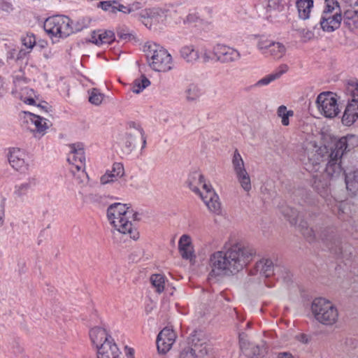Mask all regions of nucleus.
<instances>
[{
    "label": "nucleus",
    "instance_id": "nucleus-2",
    "mask_svg": "<svg viewBox=\"0 0 358 358\" xmlns=\"http://www.w3.org/2000/svg\"><path fill=\"white\" fill-rule=\"evenodd\" d=\"M135 213L127 204L115 203L107 210V217L110 224L119 233L137 240L139 233L133 224Z\"/></svg>",
    "mask_w": 358,
    "mask_h": 358
},
{
    "label": "nucleus",
    "instance_id": "nucleus-25",
    "mask_svg": "<svg viewBox=\"0 0 358 358\" xmlns=\"http://www.w3.org/2000/svg\"><path fill=\"white\" fill-rule=\"evenodd\" d=\"M314 5L313 0H296V7L300 19L307 20L310 17Z\"/></svg>",
    "mask_w": 358,
    "mask_h": 358
},
{
    "label": "nucleus",
    "instance_id": "nucleus-62",
    "mask_svg": "<svg viewBox=\"0 0 358 358\" xmlns=\"http://www.w3.org/2000/svg\"><path fill=\"white\" fill-rule=\"evenodd\" d=\"M336 206H337L338 208L340 209L341 208V206H343V203L342 202H339V203H337Z\"/></svg>",
    "mask_w": 358,
    "mask_h": 358
},
{
    "label": "nucleus",
    "instance_id": "nucleus-60",
    "mask_svg": "<svg viewBox=\"0 0 358 358\" xmlns=\"http://www.w3.org/2000/svg\"><path fill=\"white\" fill-rule=\"evenodd\" d=\"M3 217L4 213L2 212L0 213V227L3 224Z\"/></svg>",
    "mask_w": 358,
    "mask_h": 358
},
{
    "label": "nucleus",
    "instance_id": "nucleus-37",
    "mask_svg": "<svg viewBox=\"0 0 358 358\" xmlns=\"http://www.w3.org/2000/svg\"><path fill=\"white\" fill-rule=\"evenodd\" d=\"M150 84V80L144 76H142L140 78L136 79L131 86V90L134 93H140L145 87L149 86Z\"/></svg>",
    "mask_w": 358,
    "mask_h": 358
},
{
    "label": "nucleus",
    "instance_id": "nucleus-23",
    "mask_svg": "<svg viewBox=\"0 0 358 358\" xmlns=\"http://www.w3.org/2000/svg\"><path fill=\"white\" fill-rule=\"evenodd\" d=\"M124 173V169L123 165L121 163H114L112 166V170L107 171L101 177V182L102 184H107L113 182L123 176Z\"/></svg>",
    "mask_w": 358,
    "mask_h": 358
},
{
    "label": "nucleus",
    "instance_id": "nucleus-19",
    "mask_svg": "<svg viewBox=\"0 0 358 358\" xmlns=\"http://www.w3.org/2000/svg\"><path fill=\"white\" fill-rule=\"evenodd\" d=\"M185 344L189 345L197 357H203L208 355L212 350L210 345L202 341L199 337H186Z\"/></svg>",
    "mask_w": 358,
    "mask_h": 358
},
{
    "label": "nucleus",
    "instance_id": "nucleus-20",
    "mask_svg": "<svg viewBox=\"0 0 358 358\" xmlns=\"http://www.w3.org/2000/svg\"><path fill=\"white\" fill-rule=\"evenodd\" d=\"M344 26L353 33H358V10L355 8L347 9L342 16Z\"/></svg>",
    "mask_w": 358,
    "mask_h": 358
},
{
    "label": "nucleus",
    "instance_id": "nucleus-28",
    "mask_svg": "<svg viewBox=\"0 0 358 358\" xmlns=\"http://www.w3.org/2000/svg\"><path fill=\"white\" fill-rule=\"evenodd\" d=\"M257 272L266 278L273 274V264L271 259H262L256 264Z\"/></svg>",
    "mask_w": 358,
    "mask_h": 358
},
{
    "label": "nucleus",
    "instance_id": "nucleus-54",
    "mask_svg": "<svg viewBox=\"0 0 358 358\" xmlns=\"http://www.w3.org/2000/svg\"><path fill=\"white\" fill-rule=\"evenodd\" d=\"M277 358H294L289 352H280L277 354Z\"/></svg>",
    "mask_w": 358,
    "mask_h": 358
},
{
    "label": "nucleus",
    "instance_id": "nucleus-33",
    "mask_svg": "<svg viewBox=\"0 0 358 358\" xmlns=\"http://www.w3.org/2000/svg\"><path fill=\"white\" fill-rule=\"evenodd\" d=\"M166 277L162 274H152L150 278V281L156 292L161 294L164 291L166 284Z\"/></svg>",
    "mask_w": 358,
    "mask_h": 358
},
{
    "label": "nucleus",
    "instance_id": "nucleus-24",
    "mask_svg": "<svg viewBox=\"0 0 358 358\" xmlns=\"http://www.w3.org/2000/svg\"><path fill=\"white\" fill-rule=\"evenodd\" d=\"M266 13L268 18L276 17L278 14L285 10V4L284 0H265Z\"/></svg>",
    "mask_w": 358,
    "mask_h": 358
},
{
    "label": "nucleus",
    "instance_id": "nucleus-64",
    "mask_svg": "<svg viewBox=\"0 0 358 358\" xmlns=\"http://www.w3.org/2000/svg\"><path fill=\"white\" fill-rule=\"evenodd\" d=\"M131 358H134V357H131Z\"/></svg>",
    "mask_w": 358,
    "mask_h": 358
},
{
    "label": "nucleus",
    "instance_id": "nucleus-43",
    "mask_svg": "<svg viewBox=\"0 0 358 358\" xmlns=\"http://www.w3.org/2000/svg\"><path fill=\"white\" fill-rule=\"evenodd\" d=\"M22 45L29 50H31L36 45V38L33 34H27L21 38Z\"/></svg>",
    "mask_w": 358,
    "mask_h": 358
},
{
    "label": "nucleus",
    "instance_id": "nucleus-14",
    "mask_svg": "<svg viewBox=\"0 0 358 358\" xmlns=\"http://www.w3.org/2000/svg\"><path fill=\"white\" fill-rule=\"evenodd\" d=\"M257 48L266 57H271L275 59L282 58L286 52L285 46L280 43L267 38H261L257 43Z\"/></svg>",
    "mask_w": 358,
    "mask_h": 358
},
{
    "label": "nucleus",
    "instance_id": "nucleus-52",
    "mask_svg": "<svg viewBox=\"0 0 358 358\" xmlns=\"http://www.w3.org/2000/svg\"><path fill=\"white\" fill-rule=\"evenodd\" d=\"M138 131H139V132L141 134V140H142V148H141V149L143 150L146 146L147 138H146V136H145L144 130L141 127H139Z\"/></svg>",
    "mask_w": 358,
    "mask_h": 358
},
{
    "label": "nucleus",
    "instance_id": "nucleus-15",
    "mask_svg": "<svg viewBox=\"0 0 358 358\" xmlns=\"http://www.w3.org/2000/svg\"><path fill=\"white\" fill-rule=\"evenodd\" d=\"M213 52L216 59L222 63L233 62L241 57V54L237 50L224 44L215 45Z\"/></svg>",
    "mask_w": 358,
    "mask_h": 358
},
{
    "label": "nucleus",
    "instance_id": "nucleus-49",
    "mask_svg": "<svg viewBox=\"0 0 358 358\" xmlns=\"http://www.w3.org/2000/svg\"><path fill=\"white\" fill-rule=\"evenodd\" d=\"M345 344L348 346L349 350H352L358 346V341L352 337H348L346 339Z\"/></svg>",
    "mask_w": 358,
    "mask_h": 358
},
{
    "label": "nucleus",
    "instance_id": "nucleus-5",
    "mask_svg": "<svg viewBox=\"0 0 358 358\" xmlns=\"http://www.w3.org/2000/svg\"><path fill=\"white\" fill-rule=\"evenodd\" d=\"M310 310L315 320L323 325L332 326L338 321L339 313L337 307L325 298L315 299L311 303Z\"/></svg>",
    "mask_w": 358,
    "mask_h": 358
},
{
    "label": "nucleus",
    "instance_id": "nucleus-9",
    "mask_svg": "<svg viewBox=\"0 0 358 358\" xmlns=\"http://www.w3.org/2000/svg\"><path fill=\"white\" fill-rule=\"evenodd\" d=\"M315 104L320 113L327 118L332 119L341 111L337 96L331 92H323L319 94Z\"/></svg>",
    "mask_w": 358,
    "mask_h": 358
},
{
    "label": "nucleus",
    "instance_id": "nucleus-21",
    "mask_svg": "<svg viewBox=\"0 0 358 358\" xmlns=\"http://www.w3.org/2000/svg\"><path fill=\"white\" fill-rule=\"evenodd\" d=\"M115 39L112 31L98 30L92 33L90 41L96 45L110 44Z\"/></svg>",
    "mask_w": 358,
    "mask_h": 358
},
{
    "label": "nucleus",
    "instance_id": "nucleus-17",
    "mask_svg": "<svg viewBox=\"0 0 358 358\" xmlns=\"http://www.w3.org/2000/svg\"><path fill=\"white\" fill-rule=\"evenodd\" d=\"M26 153L24 150L13 148L10 150L8 161L13 169L20 171H25L28 169V165L25 162Z\"/></svg>",
    "mask_w": 358,
    "mask_h": 358
},
{
    "label": "nucleus",
    "instance_id": "nucleus-50",
    "mask_svg": "<svg viewBox=\"0 0 358 358\" xmlns=\"http://www.w3.org/2000/svg\"><path fill=\"white\" fill-rule=\"evenodd\" d=\"M174 334V331L171 327H164L157 336H171Z\"/></svg>",
    "mask_w": 358,
    "mask_h": 358
},
{
    "label": "nucleus",
    "instance_id": "nucleus-26",
    "mask_svg": "<svg viewBox=\"0 0 358 358\" xmlns=\"http://www.w3.org/2000/svg\"><path fill=\"white\" fill-rule=\"evenodd\" d=\"M289 69L287 64H280L273 73L266 76L259 80L257 83L259 85H267L271 82L278 79L282 75L285 73Z\"/></svg>",
    "mask_w": 358,
    "mask_h": 358
},
{
    "label": "nucleus",
    "instance_id": "nucleus-53",
    "mask_svg": "<svg viewBox=\"0 0 358 358\" xmlns=\"http://www.w3.org/2000/svg\"><path fill=\"white\" fill-rule=\"evenodd\" d=\"M199 20V17L196 14H189L185 20L186 22L192 23L196 22Z\"/></svg>",
    "mask_w": 358,
    "mask_h": 358
},
{
    "label": "nucleus",
    "instance_id": "nucleus-31",
    "mask_svg": "<svg viewBox=\"0 0 358 358\" xmlns=\"http://www.w3.org/2000/svg\"><path fill=\"white\" fill-rule=\"evenodd\" d=\"M313 177L314 179L313 185L314 188H315L318 193L325 199L326 201H328L329 199L327 198L329 191L328 182L326 180H322L317 174L313 175Z\"/></svg>",
    "mask_w": 358,
    "mask_h": 358
},
{
    "label": "nucleus",
    "instance_id": "nucleus-30",
    "mask_svg": "<svg viewBox=\"0 0 358 358\" xmlns=\"http://www.w3.org/2000/svg\"><path fill=\"white\" fill-rule=\"evenodd\" d=\"M181 57L187 62H194L199 58V51L193 45H185L180 51Z\"/></svg>",
    "mask_w": 358,
    "mask_h": 358
},
{
    "label": "nucleus",
    "instance_id": "nucleus-16",
    "mask_svg": "<svg viewBox=\"0 0 358 358\" xmlns=\"http://www.w3.org/2000/svg\"><path fill=\"white\" fill-rule=\"evenodd\" d=\"M178 251L182 258L192 261L195 259L194 248L190 236L183 234L178 241Z\"/></svg>",
    "mask_w": 358,
    "mask_h": 358
},
{
    "label": "nucleus",
    "instance_id": "nucleus-59",
    "mask_svg": "<svg viewBox=\"0 0 358 358\" xmlns=\"http://www.w3.org/2000/svg\"><path fill=\"white\" fill-rule=\"evenodd\" d=\"M3 92V79L0 76V96L2 95Z\"/></svg>",
    "mask_w": 358,
    "mask_h": 358
},
{
    "label": "nucleus",
    "instance_id": "nucleus-41",
    "mask_svg": "<svg viewBox=\"0 0 358 358\" xmlns=\"http://www.w3.org/2000/svg\"><path fill=\"white\" fill-rule=\"evenodd\" d=\"M299 228L303 236L308 241H313L315 235L314 233V231L313 229H308V227L306 226V222H304L303 221H301L300 224H299Z\"/></svg>",
    "mask_w": 358,
    "mask_h": 358
},
{
    "label": "nucleus",
    "instance_id": "nucleus-35",
    "mask_svg": "<svg viewBox=\"0 0 358 358\" xmlns=\"http://www.w3.org/2000/svg\"><path fill=\"white\" fill-rule=\"evenodd\" d=\"M36 95L35 92L29 87L22 89L20 92V99L28 105H36Z\"/></svg>",
    "mask_w": 358,
    "mask_h": 358
},
{
    "label": "nucleus",
    "instance_id": "nucleus-6",
    "mask_svg": "<svg viewBox=\"0 0 358 358\" xmlns=\"http://www.w3.org/2000/svg\"><path fill=\"white\" fill-rule=\"evenodd\" d=\"M148 61L151 69L159 72H167L173 69V62L171 54L162 46L148 43L145 46Z\"/></svg>",
    "mask_w": 358,
    "mask_h": 358
},
{
    "label": "nucleus",
    "instance_id": "nucleus-47",
    "mask_svg": "<svg viewBox=\"0 0 358 358\" xmlns=\"http://www.w3.org/2000/svg\"><path fill=\"white\" fill-rule=\"evenodd\" d=\"M107 330L102 327H95L90 329V336H107Z\"/></svg>",
    "mask_w": 358,
    "mask_h": 358
},
{
    "label": "nucleus",
    "instance_id": "nucleus-4",
    "mask_svg": "<svg viewBox=\"0 0 358 358\" xmlns=\"http://www.w3.org/2000/svg\"><path fill=\"white\" fill-rule=\"evenodd\" d=\"M358 146V136L354 134H348L337 141L329 155V160L327 164L325 171L331 176H338L343 171L341 165V159L344 152L350 151Z\"/></svg>",
    "mask_w": 358,
    "mask_h": 358
},
{
    "label": "nucleus",
    "instance_id": "nucleus-13",
    "mask_svg": "<svg viewBox=\"0 0 358 358\" xmlns=\"http://www.w3.org/2000/svg\"><path fill=\"white\" fill-rule=\"evenodd\" d=\"M232 166L241 186L245 191L249 192L251 189L250 178L245 169L244 161L238 150H236L234 152Z\"/></svg>",
    "mask_w": 358,
    "mask_h": 358
},
{
    "label": "nucleus",
    "instance_id": "nucleus-22",
    "mask_svg": "<svg viewBox=\"0 0 358 358\" xmlns=\"http://www.w3.org/2000/svg\"><path fill=\"white\" fill-rule=\"evenodd\" d=\"M358 119V103L349 102L342 117V123L345 126H351Z\"/></svg>",
    "mask_w": 358,
    "mask_h": 358
},
{
    "label": "nucleus",
    "instance_id": "nucleus-56",
    "mask_svg": "<svg viewBox=\"0 0 358 358\" xmlns=\"http://www.w3.org/2000/svg\"><path fill=\"white\" fill-rule=\"evenodd\" d=\"M125 354L127 357V358L134 357V350L131 348L125 347Z\"/></svg>",
    "mask_w": 358,
    "mask_h": 358
},
{
    "label": "nucleus",
    "instance_id": "nucleus-46",
    "mask_svg": "<svg viewBox=\"0 0 358 358\" xmlns=\"http://www.w3.org/2000/svg\"><path fill=\"white\" fill-rule=\"evenodd\" d=\"M186 99L189 101L196 100L199 97V92L195 86H190L186 91Z\"/></svg>",
    "mask_w": 358,
    "mask_h": 358
},
{
    "label": "nucleus",
    "instance_id": "nucleus-38",
    "mask_svg": "<svg viewBox=\"0 0 358 358\" xmlns=\"http://www.w3.org/2000/svg\"><path fill=\"white\" fill-rule=\"evenodd\" d=\"M278 116L281 118V122L284 126H288L289 124V117L294 115L292 110H287L285 106H280L277 110Z\"/></svg>",
    "mask_w": 358,
    "mask_h": 358
},
{
    "label": "nucleus",
    "instance_id": "nucleus-3",
    "mask_svg": "<svg viewBox=\"0 0 358 358\" xmlns=\"http://www.w3.org/2000/svg\"><path fill=\"white\" fill-rule=\"evenodd\" d=\"M189 188L199 194L208 210L216 215L222 213L221 203L218 195L212 188L211 185L207 184L202 174L199 172L191 173L188 178Z\"/></svg>",
    "mask_w": 358,
    "mask_h": 358
},
{
    "label": "nucleus",
    "instance_id": "nucleus-27",
    "mask_svg": "<svg viewBox=\"0 0 358 358\" xmlns=\"http://www.w3.org/2000/svg\"><path fill=\"white\" fill-rule=\"evenodd\" d=\"M343 174L346 188L351 192H355L358 189V169L345 171Z\"/></svg>",
    "mask_w": 358,
    "mask_h": 358
},
{
    "label": "nucleus",
    "instance_id": "nucleus-61",
    "mask_svg": "<svg viewBox=\"0 0 358 358\" xmlns=\"http://www.w3.org/2000/svg\"><path fill=\"white\" fill-rule=\"evenodd\" d=\"M320 167V163H316L315 165H313V169H315L316 171L319 170Z\"/></svg>",
    "mask_w": 358,
    "mask_h": 358
},
{
    "label": "nucleus",
    "instance_id": "nucleus-63",
    "mask_svg": "<svg viewBox=\"0 0 358 358\" xmlns=\"http://www.w3.org/2000/svg\"><path fill=\"white\" fill-rule=\"evenodd\" d=\"M306 169H307V170H308L309 171H313V169H310V168L309 166H308V167L306 168Z\"/></svg>",
    "mask_w": 358,
    "mask_h": 358
},
{
    "label": "nucleus",
    "instance_id": "nucleus-7",
    "mask_svg": "<svg viewBox=\"0 0 358 358\" xmlns=\"http://www.w3.org/2000/svg\"><path fill=\"white\" fill-rule=\"evenodd\" d=\"M43 27L51 38H66L73 33V22L66 15H54L48 17Z\"/></svg>",
    "mask_w": 358,
    "mask_h": 358
},
{
    "label": "nucleus",
    "instance_id": "nucleus-12",
    "mask_svg": "<svg viewBox=\"0 0 358 358\" xmlns=\"http://www.w3.org/2000/svg\"><path fill=\"white\" fill-rule=\"evenodd\" d=\"M23 113V124L36 137L43 136L46 133L49 127V121L47 119L29 112L24 111Z\"/></svg>",
    "mask_w": 358,
    "mask_h": 358
},
{
    "label": "nucleus",
    "instance_id": "nucleus-48",
    "mask_svg": "<svg viewBox=\"0 0 358 358\" xmlns=\"http://www.w3.org/2000/svg\"><path fill=\"white\" fill-rule=\"evenodd\" d=\"M300 36L303 42H307L314 38V33L310 30L302 29L300 31Z\"/></svg>",
    "mask_w": 358,
    "mask_h": 358
},
{
    "label": "nucleus",
    "instance_id": "nucleus-58",
    "mask_svg": "<svg viewBox=\"0 0 358 358\" xmlns=\"http://www.w3.org/2000/svg\"><path fill=\"white\" fill-rule=\"evenodd\" d=\"M346 3L349 4L350 6L352 5H357V0H343Z\"/></svg>",
    "mask_w": 358,
    "mask_h": 358
},
{
    "label": "nucleus",
    "instance_id": "nucleus-34",
    "mask_svg": "<svg viewBox=\"0 0 358 358\" xmlns=\"http://www.w3.org/2000/svg\"><path fill=\"white\" fill-rule=\"evenodd\" d=\"M322 14H341L339 3L337 0H325Z\"/></svg>",
    "mask_w": 358,
    "mask_h": 358
},
{
    "label": "nucleus",
    "instance_id": "nucleus-18",
    "mask_svg": "<svg viewBox=\"0 0 358 358\" xmlns=\"http://www.w3.org/2000/svg\"><path fill=\"white\" fill-rule=\"evenodd\" d=\"M341 14H322L320 19V25L323 31L332 32L338 29L342 22Z\"/></svg>",
    "mask_w": 358,
    "mask_h": 358
},
{
    "label": "nucleus",
    "instance_id": "nucleus-8",
    "mask_svg": "<svg viewBox=\"0 0 358 358\" xmlns=\"http://www.w3.org/2000/svg\"><path fill=\"white\" fill-rule=\"evenodd\" d=\"M70 151L68 154L67 161L70 165V171L80 181H83L87 175L85 172V157L83 145L74 143L69 145Z\"/></svg>",
    "mask_w": 358,
    "mask_h": 358
},
{
    "label": "nucleus",
    "instance_id": "nucleus-45",
    "mask_svg": "<svg viewBox=\"0 0 358 358\" xmlns=\"http://www.w3.org/2000/svg\"><path fill=\"white\" fill-rule=\"evenodd\" d=\"M117 34L120 39L124 41H131L132 40H135V36L124 29H118Z\"/></svg>",
    "mask_w": 358,
    "mask_h": 358
},
{
    "label": "nucleus",
    "instance_id": "nucleus-57",
    "mask_svg": "<svg viewBox=\"0 0 358 358\" xmlns=\"http://www.w3.org/2000/svg\"><path fill=\"white\" fill-rule=\"evenodd\" d=\"M299 341L303 344H308L310 342V337H298Z\"/></svg>",
    "mask_w": 358,
    "mask_h": 358
},
{
    "label": "nucleus",
    "instance_id": "nucleus-32",
    "mask_svg": "<svg viewBox=\"0 0 358 358\" xmlns=\"http://www.w3.org/2000/svg\"><path fill=\"white\" fill-rule=\"evenodd\" d=\"M345 93L352 98L350 102L358 103V80L353 78L347 81Z\"/></svg>",
    "mask_w": 358,
    "mask_h": 358
},
{
    "label": "nucleus",
    "instance_id": "nucleus-51",
    "mask_svg": "<svg viewBox=\"0 0 358 358\" xmlns=\"http://www.w3.org/2000/svg\"><path fill=\"white\" fill-rule=\"evenodd\" d=\"M204 62H208L210 59H212V56L210 52L205 48H202V56H201Z\"/></svg>",
    "mask_w": 358,
    "mask_h": 358
},
{
    "label": "nucleus",
    "instance_id": "nucleus-1",
    "mask_svg": "<svg viewBox=\"0 0 358 358\" xmlns=\"http://www.w3.org/2000/svg\"><path fill=\"white\" fill-rule=\"evenodd\" d=\"M253 251L240 244L227 250L216 251L209 257V278L225 277L243 270L252 259Z\"/></svg>",
    "mask_w": 358,
    "mask_h": 358
},
{
    "label": "nucleus",
    "instance_id": "nucleus-55",
    "mask_svg": "<svg viewBox=\"0 0 358 358\" xmlns=\"http://www.w3.org/2000/svg\"><path fill=\"white\" fill-rule=\"evenodd\" d=\"M100 6L103 10H108L112 6V2L110 1H104L100 2Z\"/></svg>",
    "mask_w": 358,
    "mask_h": 358
},
{
    "label": "nucleus",
    "instance_id": "nucleus-11",
    "mask_svg": "<svg viewBox=\"0 0 358 358\" xmlns=\"http://www.w3.org/2000/svg\"><path fill=\"white\" fill-rule=\"evenodd\" d=\"M239 344L243 353L250 358H261L267 353V345L262 339L253 341L249 337H241Z\"/></svg>",
    "mask_w": 358,
    "mask_h": 358
},
{
    "label": "nucleus",
    "instance_id": "nucleus-36",
    "mask_svg": "<svg viewBox=\"0 0 358 358\" xmlns=\"http://www.w3.org/2000/svg\"><path fill=\"white\" fill-rule=\"evenodd\" d=\"M36 185L35 179L29 180L27 182L22 183L19 185H16L15 187V190L13 194L17 197H22L26 195L28 193L29 189Z\"/></svg>",
    "mask_w": 358,
    "mask_h": 358
},
{
    "label": "nucleus",
    "instance_id": "nucleus-29",
    "mask_svg": "<svg viewBox=\"0 0 358 358\" xmlns=\"http://www.w3.org/2000/svg\"><path fill=\"white\" fill-rule=\"evenodd\" d=\"M176 340L173 337H157L156 345L159 354L165 355L172 348Z\"/></svg>",
    "mask_w": 358,
    "mask_h": 358
},
{
    "label": "nucleus",
    "instance_id": "nucleus-42",
    "mask_svg": "<svg viewBox=\"0 0 358 358\" xmlns=\"http://www.w3.org/2000/svg\"><path fill=\"white\" fill-rule=\"evenodd\" d=\"M183 345L178 358H197V355L189 345H185L184 341Z\"/></svg>",
    "mask_w": 358,
    "mask_h": 358
},
{
    "label": "nucleus",
    "instance_id": "nucleus-44",
    "mask_svg": "<svg viewBox=\"0 0 358 358\" xmlns=\"http://www.w3.org/2000/svg\"><path fill=\"white\" fill-rule=\"evenodd\" d=\"M322 241L325 243L328 247L331 245L329 247V250L334 251L335 253H337L336 248L334 249V246L336 248H340V242L336 238H334V236L329 235L328 237H326L325 238H322ZM338 249L340 250L341 248Z\"/></svg>",
    "mask_w": 358,
    "mask_h": 358
},
{
    "label": "nucleus",
    "instance_id": "nucleus-39",
    "mask_svg": "<svg viewBox=\"0 0 358 358\" xmlns=\"http://www.w3.org/2000/svg\"><path fill=\"white\" fill-rule=\"evenodd\" d=\"M89 101L96 106L101 104L103 100L104 95L96 88H93L89 92Z\"/></svg>",
    "mask_w": 358,
    "mask_h": 358
},
{
    "label": "nucleus",
    "instance_id": "nucleus-10",
    "mask_svg": "<svg viewBox=\"0 0 358 358\" xmlns=\"http://www.w3.org/2000/svg\"><path fill=\"white\" fill-rule=\"evenodd\" d=\"M97 350V358H120L121 352L113 337H92Z\"/></svg>",
    "mask_w": 358,
    "mask_h": 358
},
{
    "label": "nucleus",
    "instance_id": "nucleus-40",
    "mask_svg": "<svg viewBox=\"0 0 358 358\" xmlns=\"http://www.w3.org/2000/svg\"><path fill=\"white\" fill-rule=\"evenodd\" d=\"M282 213L287 218L291 224H296L299 213L289 207H285L282 210Z\"/></svg>",
    "mask_w": 358,
    "mask_h": 358
}]
</instances>
